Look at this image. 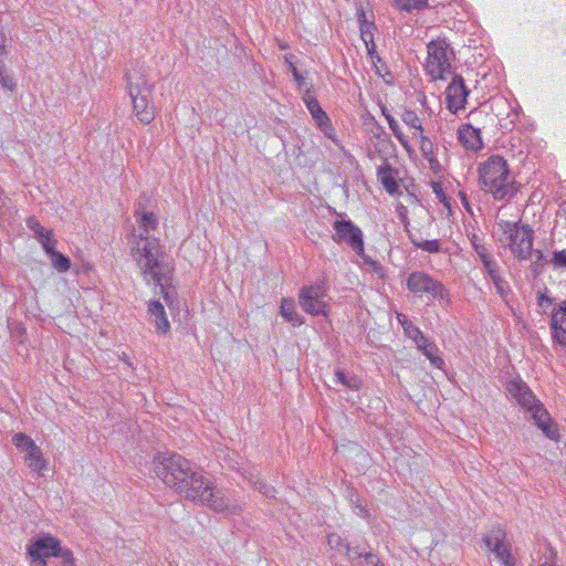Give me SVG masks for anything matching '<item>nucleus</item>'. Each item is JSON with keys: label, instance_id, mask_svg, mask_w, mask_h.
I'll list each match as a JSON object with an SVG mask.
<instances>
[{"label": "nucleus", "instance_id": "58836bf2", "mask_svg": "<svg viewBox=\"0 0 566 566\" xmlns=\"http://www.w3.org/2000/svg\"><path fill=\"white\" fill-rule=\"evenodd\" d=\"M483 266H484V269L488 272V275L490 277H493L494 275L500 274L499 273V265H497L496 261L493 260V258L490 259V260H485V262L483 263Z\"/></svg>", "mask_w": 566, "mask_h": 566}, {"label": "nucleus", "instance_id": "9b49d317", "mask_svg": "<svg viewBox=\"0 0 566 566\" xmlns=\"http://www.w3.org/2000/svg\"><path fill=\"white\" fill-rule=\"evenodd\" d=\"M336 243L345 241L358 255L364 254V240L361 230L350 220H336L333 224Z\"/></svg>", "mask_w": 566, "mask_h": 566}, {"label": "nucleus", "instance_id": "3c124183", "mask_svg": "<svg viewBox=\"0 0 566 566\" xmlns=\"http://www.w3.org/2000/svg\"><path fill=\"white\" fill-rule=\"evenodd\" d=\"M478 255L482 263H484L485 260L492 259V255L489 253L488 249L484 250L483 252L479 251Z\"/></svg>", "mask_w": 566, "mask_h": 566}, {"label": "nucleus", "instance_id": "72a5a7b5", "mask_svg": "<svg viewBox=\"0 0 566 566\" xmlns=\"http://www.w3.org/2000/svg\"><path fill=\"white\" fill-rule=\"evenodd\" d=\"M534 256V260L532 262V270L535 273H539L544 265L547 263L546 256L543 254L539 250H533L532 249V255Z\"/></svg>", "mask_w": 566, "mask_h": 566}, {"label": "nucleus", "instance_id": "4c0bfd02", "mask_svg": "<svg viewBox=\"0 0 566 566\" xmlns=\"http://www.w3.org/2000/svg\"><path fill=\"white\" fill-rule=\"evenodd\" d=\"M10 198L3 196L2 189H0V221L7 217V211L10 209Z\"/></svg>", "mask_w": 566, "mask_h": 566}, {"label": "nucleus", "instance_id": "bf43d9fd", "mask_svg": "<svg viewBox=\"0 0 566 566\" xmlns=\"http://www.w3.org/2000/svg\"><path fill=\"white\" fill-rule=\"evenodd\" d=\"M543 301H547V302H551V300L548 297H546L545 295H541L539 297V304H542Z\"/></svg>", "mask_w": 566, "mask_h": 566}, {"label": "nucleus", "instance_id": "412c9836", "mask_svg": "<svg viewBox=\"0 0 566 566\" xmlns=\"http://www.w3.org/2000/svg\"><path fill=\"white\" fill-rule=\"evenodd\" d=\"M397 321L402 326L403 332L406 336L415 342H421L423 343V333L412 324L411 321L408 319V317L405 314L398 313L397 314Z\"/></svg>", "mask_w": 566, "mask_h": 566}, {"label": "nucleus", "instance_id": "79ce46f5", "mask_svg": "<svg viewBox=\"0 0 566 566\" xmlns=\"http://www.w3.org/2000/svg\"><path fill=\"white\" fill-rule=\"evenodd\" d=\"M349 560V563L353 565V560L355 559L353 556H364L365 553L359 552L358 547H350L349 544L345 547L344 552Z\"/></svg>", "mask_w": 566, "mask_h": 566}, {"label": "nucleus", "instance_id": "4468645a", "mask_svg": "<svg viewBox=\"0 0 566 566\" xmlns=\"http://www.w3.org/2000/svg\"><path fill=\"white\" fill-rule=\"evenodd\" d=\"M469 90L464 85L462 76L455 75L446 91L447 105L451 113L455 114L458 111L464 108Z\"/></svg>", "mask_w": 566, "mask_h": 566}, {"label": "nucleus", "instance_id": "6e6552de", "mask_svg": "<svg viewBox=\"0 0 566 566\" xmlns=\"http://www.w3.org/2000/svg\"><path fill=\"white\" fill-rule=\"evenodd\" d=\"M407 289L416 295L428 294L433 298L440 300L448 295L446 287L440 281L434 280L422 271L410 273L407 279Z\"/></svg>", "mask_w": 566, "mask_h": 566}, {"label": "nucleus", "instance_id": "f257e3e1", "mask_svg": "<svg viewBox=\"0 0 566 566\" xmlns=\"http://www.w3.org/2000/svg\"><path fill=\"white\" fill-rule=\"evenodd\" d=\"M153 464L156 476L184 499L206 504L218 513L231 511L226 493L217 490L208 478L180 454L158 453Z\"/></svg>", "mask_w": 566, "mask_h": 566}, {"label": "nucleus", "instance_id": "4be33fe9", "mask_svg": "<svg viewBox=\"0 0 566 566\" xmlns=\"http://www.w3.org/2000/svg\"><path fill=\"white\" fill-rule=\"evenodd\" d=\"M391 6L402 12L411 13L429 7V0H392Z\"/></svg>", "mask_w": 566, "mask_h": 566}, {"label": "nucleus", "instance_id": "4d7b16f0", "mask_svg": "<svg viewBox=\"0 0 566 566\" xmlns=\"http://www.w3.org/2000/svg\"><path fill=\"white\" fill-rule=\"evenodd\" d=\"M423 132H424V130H423V127L421 126V130H413V132H412V135H413L415 137H418L419 139H421V135H424V133H423Z\"/></svg>", "mask_w": 566, "mask_h": 566}, {"label": "nucleus", "instance_id": "cd10ccee", "mask_svg": "<svg viewBox=\"0 0 566 566\" xmlns=\"http://www.w3.org/2000/svg\"><path fill=\"white\" fill-rule=\"evenodd\" d=\"M50 259L53 268L60 273H64L71 268L70 259L57 251L53 253Z\"/></svg>", "mask_w": 566, "mask_h": 566}, {"label": "nucleus", "instance_id": "e433bc0d", "mask_svg": "<svg viewBox=\"0 0 566 566\" xmlns=\"http://www.w3.org/2000/svg\"><path fill=\"white\" fill-rule=\"evenodd\" d=\"M551 263L556 269H566V250L555 251Z\"/></svg>", "mask_w": 566, "mask_h": 566}, {"label": "nucleus", "instance_id": "8fccbe9b", "mask_svg": "<svg viewBox=\"0 0 566 566\" xmlns=\"http://www.w3.org/2000/svg\"><path fill=\"white\" fill-rule=\"evenodd\" d=\"M294 80L301 90L307 85L305 77L301 73L298 74V76H295Z\"/></svg>", "mask_w": 566, "mask_h": 566}, {"label": "nucleus", "instance_id": "5701e85b", "mask_svg": "<svg viewBox=\"0 0 566 566\" xmlns=\"http://www.w3.org/2000/svg\"><path fill=\"white\" fill-rule=\"evenodd\" d=\"M281 315L293 325L303 324L302 317L295 312V305L291 298H282L280 306Z\"/></svg>", "mask_w": 566, "mask_h": 566}, {"label": "nucleus", "instance_id": "b1692460", "mask_svg": "<svg viewBox=\"0 0 566 566\" xmlns=\"http://www.w3.org/2000/svg\"><path fill=\"white\" fill-rule=\"evenodd\" d=\"M419 147L423 158L428 160L431 168L439 165L434 153V145L427 135H421Z\"/></svg>", "mask_w": 566, "mask_h": 566}, {"label": "nucleus", "instance_id": "423d86ee", "mask_svg": "<svg viewBox=\"0 0 566 566\" xmlns=\"http://www.w3.org/2000/svg\"><path fill=\"white\" fill-rule=\"evenodd\" d=\"M499 241L507 247L511 252L520 260H527L532 255L533 230L530 226L518 224L510 221H500L497 223Z\"/></svg>", "mask_w": 566, "mask_h": 566}, {"label": "nucleus", "instance_id": "5fc2aeb1", "mask_svg": "<svg viewBox=\"0 0 566 566\" xmlns=\"http://www.w3.org/2000/svg\"><path fill=\"white\" fill-rule=\"evenodd\" d=\"M289 71L292 73L293 77L298 76L300 72L296 69L295 64H293L291 67H289Z\"/></svg>", "mask_w": 566, "mask_h": 566}, {"label": "nucleus", "instance_id": "a211bd4d", "mask_svg": "<svg viewBox=\"0 0 566 566\" xmlns=\"http://www.w3.org/2000/svg\"><path fill=\"white\" fill-rule=\"evenodd\" d=\"M423 343L417 342L416 345L419 350L430 360L431 365L436 368L442 369L444 366V360L439 356V348L432 342H430L426 336H423Z\"/></svg>", "mask_w": 566, "mask_h": 566}, {"label": "nucleus", "instance_id": "393cba45", "mask_svg": "<svg viewBox=\"0 0 566 566\" xmlns=\"http://www.w3.org/2000/svg\"><path fill=\"white\" fill-rule=\"evenodd\" d=\"M243 475L260 493L268 497H274V489L271 485L264 483L259 474L249 472L248 474L243 473Z\"/></svg>", "mask_w": 566, "mask_h": 566}, {"label": "nucleus", "instance_id": "c9c22d12", "mask_svg": "<svg viewBox=\"0 0 566 566\" xmlns=\"http://www.w3.org/2000/svg\"><path fill=\"white\" fill-rule=\"evenodd\" d=\"M496 289V292L500 294L502 298H505L509 293L507 282L501 277L500 274L490 277Z\"/></svg>", "mask_w": 566, "mask_h": 566}, {"label": "nucleus", "instance_id": "a878e982", "mask_svg": "<svg viewBox=\"0 0 566 566\" xmlns=\"http://www.w3.org/2000/svg\"><path fill=\"white\" fill-rule=\"evenodd\" d=\"M387 123H388L390 130L392 132L394 136L398 139L400 145L406 150L409 151L410 150L409 139L401 130L399 123L395 119L394 116H387Z\"/></svg>", "mask_w": 566, "mask_h": 566}, {"label": "nucleus", "instance_id": "39448f33", "mask_svg": "<svg viewBox=\"0 0 566 566\" xmlns=\"http://www.w3.org/2000/svg\"><path fill=\"white\" fill-rule=\"evenodd\" d=\"M506 389L518 405L532 415L536 426L541 428L547 437L552 438L555 431L548 424V413L543 405L535 398L526 382L520 378L512 379L507 382Z\"/></svg>", "mask_w": 566, "mask_h": 566}, {"label": "nucleus", "instance_id": "49530a36", "mask_svg": "<svg viewBox=\"0 0 566 566\" xmlns=\"http://www.w3.org/2000/svg\"><path fill=\"white\" fill-rule=\"evenodd\" d=\"M365 261H366V263H368L371 266V269L375 273L379 274L380 276L384 275V269L379 262L374 261V260H365Z\"/></svg>", "mask_w": 566, "mask_h": 566}, {"label": "nucleus", "instance_id": "9d476101", "mask_svg": "<svg viewBox=\"0 0 566 566\" xmlns=\"http://www.w3.org/2000/svg\"><path fill=\"white\" fill-rule=\"evenodd\" d=\"M64 549L60 545V541L53 536L38 538L28 547L31 566H46V558L59 557Z\"/></svg>", "mask_w": 566, "mask_h": 566}, {"label": "nucleus", "instance_id": "ea45409f", "mask_svg": "<svg viewBox=\"0 0 566 566\" xmlns=\"http://www.w3.org/2000/svg\"><path fill=\"white\" fill-rule=\"evenodd\" d=\"M39 242L49 256L56 252L54 249V242L51 240V235H46L45 238L40 239Z\"/></svg>", "mask_w": 566, "mask_h": 566}, {"label": "nucleus", "instance_id": "6e6d98bb", "mask_svg": "<svg viewBox=\"0 0 566 566\" xmlns=\"http://www.w3.org/2000/svg\"><path fill=\"white\" fill-rule=\"evenodd\" d=\"M289 71L292 73L293 77L298 76L300 72L296 69L295 64H293L291 67H289Z\"/></svg>", "mask_w": 566, "mask_h": 566}, {"label": "nucleus", "instance_id": "13d9d810", "mask_svg": "<svg viewBox=\"0 0 566 566\" xmlns=\"http://www.w3.org/2000/svg\"><path fill=\"white\" fill-rule=\"evenodd\" d=\"M381 114L385 116L386 119H387V116H391L390 113L388 112L387 107H385V106L381 107Z\"/></svg>", "mask_w": 566, "mask_h": 566}, {"label": "nucleus", "instance_id": "603ef678", "mask_svg": "<svg viewBox=\"0 0 566 566\" xmlns=\"http://www.w3.org/2000/svg\"><path fill=\"white\" fill-rule=\"evenodd\" d=\"M295 56L293 54H286L284 55V61L287 67H291L294 63Z\"/></svg>", "mask_w": 566, "mask_h": 566}, {"label": "nucleus", "instance_id": "f3484780", "mask_svg": "<svg viewBox=\"0 0 566 566\" xmlns=\"http://www.w3.org/2000/svg\"><path fill=\"white\" fill-rule=\"evenodd\" d=\"M318 128L328 137H332L334 128L326 113L322 109L318 102H311L307 107Z\"/></svg>", "mask_w": 566, "mask_h": 566}, {"label": "nucleus", "instance_id": "052dcab7", "mask_svg": "<svg viewBox=\"0 0 566 566\" xmlns=\"http://www.w3.org/2000/svg\"><path fill=\"white\" fill-rule=\"evenodd\" d=\"M465 208L469 210V202L465 201Z\"/></svg>", "mask_w": 566, "mask_h": 566}, {"label": "nucleus", "instance_id": "37998d69", "mask_svg": "<svg viewBox=\"0 0 566 566\" xmlns=\"http://www.w3.org/2000/svg\"><path fill=\"white\" fill-rule=\"evenodd\" d=\"M471 243L476 254L479 253V251L483 252L484 250H486V247L481 242L479 237L475 234L472 237Z\"/></svg>", "mask_w": 566, "mask_h": 566}, {"label": "nucleus", "instance_id": "6ab92c4d", "mask_svg": "<svg viewBox=\"0 0 566 566\" xmlns=\"http://www.w3.org/2000/svg\"><path fill=\"white\" fill-rule=\"evenodd\" d=\"M148 313L155 318V324L158 331L167 333L170 329V324L166 316L164 305L159 301L149 302Z\"/></svg>", "mask_w": 566, "mask_h": 566}, {"label": "nucleus", "instance_id": "f8f14e48", "mask_svg": "<svg viewBox=\"0 0 566 566\" xmlns=\"http://www.w3.org/2000/svg\"><path fill=\"white\" fill-rule=\"evenodd\" d=\"M485 546L495 555L496 559L500 560L504 566H514L511 545L506 539V533L501 527L492 528L484 536Z\"/></svg>", "mask_w": 566, "mask_h": 566}, {"label": "nucleus", "instance_id": "dca6fc26", "mask_svg": "<svg viewBox=\"0 0 566 566\" xmlns=\"http://www.w3.org/2000/svg\"><path fill=\"white\" fill-rule=\"evenodd\" d=\"M458 138H459V142L467 149L479 150L482 148V139H481L480 130L474 128L470 124L461 125L458 128Z\"/></svg>", "mask_w": 566, "mask_h": 566}, {"label": "nucleus", "instance_id": "a19ab883", "mask_svg": "<svg viewBox=\"0 0 566 566\" xmlns=\"http://www.w3.org/2000/svg\"><path fill=\"white\" fill-rule=\"evenodd\" d=\"M57 558L61 559L60 566H74L73 554L69 548H65Z\"/></svg>", "mask_w": 566, "mask_h": 566}, {"label": "nucleus", "instance_id": "f704fd0d", "mask_svg": "<svg viewBox=\"0 0 566 566\" xmlns=\"http://www.w3.org/2000/svg\"><path fill=\"white\" fill-rule=\"evenodd\" d=\"M335 378L336 381L340 382L342 385L355 389L358 387V380L353 377H348L343 370L337 369L335 371Z\"/></svg>", "mask_w": 566, "mask_h": 566}, {"label": "nucleus", "instance_id": "ddd939ff", "mask_svg": "<svg viewBox=\"0 0 566 566\" xmlns=\"http://www.w3.org/2000/svg\"><path fill=\"white\" fill-rule=\"evenodd\" d=\"M325 291L323 285L315 284L304 286L300 293V305L302 308L312 315H319L325 313V302L323 297Z\"/></svg>", "mask_w": 566, "mask_h": 566}, {"label": "nucleus", "instance_id": "7ed1b4c3", "mask_svg": "<svg viewBox=\"0 0 566 566\" xmlns=\"http://www.w3.org/2000/svg\"><path fill=\"white\" fill-rule=\"evenodd\" d=\"M479 179L483 190L495 200H509L517 192L507 163L501 156H491L480 165Z\"/></svg>", "mask_w": 566, "mask_h": 566}, {"label": "nucleus", "instance_id": "473e14b6", "mask_svg": "<svg viewBox=\"0 0 566 566\" xmlns=\"http://www.w3.org/2000/svg\"><path fill=\"white\" fill-rule=\"evenodd\" d=\"M347 544L338 534L332 533L327 536V545L337 553H343Z\"/></svg>", "mask_w": 566, "mask_h": 566}, {"label": "nucleus", "instance_id": "c03bdc74", "mask_svg": "<svg viewBox=\"0 0 566 566\" xmlns=\"http://www.w3.org/2000/svg\"><path fill=\"white\" fill-rule=\"evenodd\" d=\"M355 510H356V514L358 516L364 517V518L369 517L368 510L358 500L355 503Z\"/></svg>", "mask_w": 566, "mask_h": 566}, {"label": "nucleus", "instance_id": "c85d7f7f", "mask_svg": "<svg viewBox=\"0 0 566 566\" xmlns=\"http://www.w3.org/2000/svg\"><path fill=\"white\" fill-rule=\"evenodd\" d=\"M401 120L412 130H421V119L411 109H405L401 114Z\"/></svg>", "mask_w": 566, "mask_h": 566}, {"label": "nucleus", "instance_id": "09e8293b", "mask_svg": "<svg viewBox=\"0 0 566 566\" xmlns=\"http://www.w3.org/2000/svg\"><path fill=\"white\" fill-rule=\"evenodd\" d=\"M303 102L305 103L306 107L310 106L311 102H318L317 98L311 93L310 88L306 87L304 95H303Z\"/></svg>", "mask_w": 566, "mask_h": 566}, {"label": "nucleus", "instance_id": "0eeeda50", "mask_svg": "<svg viewBox=\"0 0 566 566\" xmlns=\"http://www.w3.org/2000/svg\"><path fill=\"white\" fill-rule=\"evenodd\" d=\"M426 70L432 80H442L451 72V57L444 41H431L428 46Z\"/></svg>", "mask_w": 566, "mask_h": 566}, {"label": "nucleus", "instance_id": "de8ad7c7", "mask_svg": "<svg viewBox=\"0 0 566 566\" xmlns=\"http://www.w3.org/2000/svg\"><path fill=\"white\" fill-rule=\"evenodd\" d=\"M365 261H366V263H368L371 266V269L375 273L379 274L380 276L384 275V269L379 262L374 261V260H365Z\"/></svg>", "mask_w": 566, "mask_h": 566}, {"label": "nucleus", "instance_id": "f03ea898", "mask_svg": "<svg viewBox=\"0 0 566 566\" xmlns=\"http://www.w3.org/2000/svg\"><path fill=\"white\" fill-rule=\"evenodd\" d=\"M135 217L138 233L134 232L129 239L132 258L146 284L159 286L160 294L168 302L174 265L169 262L159 240L150 235L157 228L158 220L153 212L140 209L135 211Z\"/></svg>", "mask_w": 566, "mask_h": 566}, {"label": "nucleus", "instance_id": "aec40b11", "mask_svg": "<svg viewBox=\"0 0 566 566\" xmlns=\"http://www.w3.org/2000/svg\"><path fill=\"white\" fill-rule=\"evenodd\" d=\"M377 177L389 195H394L398 190V184L394 176V169L390 165L385 164L377 168Z\"/></svg>", "mask_w": 566, "mask_h": 566}, {"label": "nucleus", "instance_id": "20e7f679", "mask_svg": "<svg viewBox=\"0 0 566 566\" xmlns=\"http://www.w3.org/2000/svg\"><path fill=\"white\" fill-rule=\"evenodd\" d=\"M126 76L135 115L143 124H149L155 118L154 82L145 70L129 71Z\"/></svg>", "mask_w": 566, "mask_h": 566}, {"label": "nucleus", "instance_id": "7c9ffc66", "mask_svg": "<svg viewBox=\"0 0 566 566\" xmlns=\"http://www.w3.org/2000/svg\"><path fill=\"white\" fill-rule=\"evenodd\" d=\"M4 52V48L0 45V55ZM0 84L10 91H13L15 87V82L13 78L7 73L2 61L0 60Z\"/></svg>", "mask_w": 566, "mask_h": 566}, {"label": "nucleus", "instance_id": "c756f323", "mask_svg": "<svg viewBox=\"0 0 566 566\" xmlns=\"http://www.w3.org/2000/svg\"><path fill=\"white\" fill-rule=\"evenodd\" d=\"M410 239L415 247H417L426 252L438 253L440 251V242L438 240L417 241L411 237H410Z\"/></svg>", "mask_w": 566, "mask_h": 566}, {"label": "nucleus", "instance_id": "864d4df0", "mask_svg": "<svg viewBox=\"0 0 566 566\" xmlns=\"http://www.w3.org/2000/svg\"><path fill=\"white\" fill-rule=\"evenodd\" d=\"M276 42H277L279 49L282 51L287 50L290 48V45L285 41L276 40Z\"/></svg>", "mask_w": 566, "mask_h": 566}, {"label": "nucleus", "instance_id": "2f4dec72", "mask_svg": "<svg viewBox=\"0 0 566 566\" xmlns=\"http://www.w3.org/2000/svg\"><path fill=\"white\" fill-rule=\"evenodd\" d=\"M27 226L30 230H32L35 233L38 240L45 238L46 235H52V231L44 229L40 224V222L33 217H30L27 220Z\"/></svg>", "mask_w": 566, "mask_h": 566}, {"label": "nucleus", "instance_id": "bb28decb", "mask_svg": "<svg viewBox=\"0 0 566 566\" xmlns=\"http://www.w3.org/2000/svg\"><path fill=\"white\" fill-rule=\"evenodd\" d=\"M353 566H385L379 557L373 553H365L364 556H353Z\"/></svg>", "mask_w": 566, "mask_h": 566}, {"label": "nucleus", "instance_id": "2eb2a0df", "mask_svg": "<svg viewBox=\"0 0 566 566\" xmlns=\"http://www.w3.org/2000/svg\"><path fill=\"white\" fill-rule=\"evenodd\" d=\"M551 327L553 338L558 344L566 346V303L553 313Z\"/></svg>", "mask_w": 566, "mask_h": 566}, {"label": "nucleus", "instance_id": "a18cd8bd", "mask_svg": "<svg viewBox=\"0 0 566 566\" xmlns=\"http://www.w3.org/2000/svg\"><path fill=\"white\" fill-rule=\"evenodd\" d=\"M355 510H356V514L358 516L364 517V518L369 517L368 510L358 500L355 503Z\"/></svg>", "mask_w": 566, "mask_h": 566}, {"label": "nucleus", "instance_id": "1a4fd4ad", "mask_svg": "<svg viewBox=\"0 0 566 566\" xmlns=\"http://www.w3.org/2000/svg\"><path fill=\"white\" fill-rule=\"evenodd\" d=\"M12 443L18 450L24 452V461L27 465L40 475L46 469L48 463L43 457L41 449L35 442L25 433L18 432L12 437Z\"/></svg>", "mask_w": 566, "mask_h": 566}]
</instances>
